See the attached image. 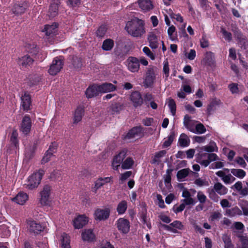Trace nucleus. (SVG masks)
I'll list each match as a JSON object with an SVG mask.
<instances>
[{"label":"nucleus","instance_id":"obj_6","mask_svg":"<svg viewBox=\"0 0 248 248\" xmlns=\"http://www.w3.org/2000/svg\"><path fill=\"white\" fill-rule=\"evenodd\" d=\"M143 134V128L141 126H136L131 128L124 136L123 139L124 140H129L134 139L136 137H140Z\"/></svg>","mask_w":248,"mask_h":248},{"label":"nucleus","instance_id":"obj_57","mask_svg":"<svg viewBox=\"0 0 248 248\" xmlns=\"http://www.w3.org/2000/svg\"><path fill=\"white\" fill-rule=\"evenodd\" d=\"M51 152H48L47 151H46V152L44 156L42 158L41 160V164H45V163L48 162L50 160V158L53 156Z\"/></svg>","mask_w":248,"mask_h":248},{"label":"nucleus","instance_id":"obj_26","mask_svg":"<svg viewBox=\"0 0 248 248\" xmlns=\"http://www.w3.org/2000/svg\"><path fill=\"white\" fill-rule=\"evenodd\" d=\"M139 4L140 7L145 11H149L153 8L151 0H139Z\"/></svg>","mask_w":248,"mask_h":248},{"label":"nucleus","instance_id":"obj_19","mask_svg":"<svg viewBox=\"0 0 248 248\" xmlns=\"http://www.w3.org/2000/svg\"><path fill=\"white\" fill-rule=\"evenodd\" d=\"M88 221V217L85 215H80L74 219L73 226L75 229H79L85 226Z\"/></svg>","mask_w":248,"mask_h":248},{"label":"nucleus","instance_id":"obj_40","mask_svg":"<svg viewBox=\"0 0 248 248\" xmlns=\"http://www.w3.org/2000/svg\"><path fill=\"white\" fill-rule=\"evenodd\" d=\"M134 164V161L132 158L131 157H128L122 163L121 167L124 170L130 169Z\"/></svg>","mask_w":248,"mask_h":248},{"label":"nucleus","instance_id":"obj_17","mask_svg":"<svg viewBox=\"0 0 248 248\" xmlns=\"http://www.w3.org/2000/svg\"><path fill=\"white\" fill-rule=\"evenodd\" d=\"M34 62V57L29 54L18 58L17 63L22 68H28L31 66Z\"/></svg>","mask_w":248,"mask_h":248},{"label":"nucleus","instance_id":"obj_41","mask_svg":"<svg viewBox=\"0 0 248 248\" xmlns=\"http://www.w3.org/2000/svg\"><path fill=\"white\" fill-rule=\"evenodd\" d=\"M18 133L17 130H14L13 131L11 137H10V142L12 144H13L15 148H17L19 147V140H18Z\"/></svg>","mask_w":248,"mask_h":248},{"label":"nucleus","instance_id":"obj_5","mask_svg":"<svg viewBox=\"0 0 248 248\" xmlns=\"http://www.w3.org/2000/svg\"><path fill=\"white\" fill-rule=\"evenodd\" d=\"M50 192L51 186L48 185H45L40 191V203L42 206H46L49 203Z\"/></svg>","mask_w":248,"mask_h":248},{"label":"nucleus","instance_id":"obj_64","mask_svg":"<svg viewBox=\"0 0 248 248\" xmlns=\"http://www.w3.org/2000/svg\"><path fill=\"white\" fill-rule=\"evenodd\" d=\"M143 52L152 60L155 59L153 53L151 51L150 49L147 46H144L142 49Z\"/></svg>","mask_w":248,"mask_h":248},{"label":"nucleus","instance_id":"obj_23","mask_svg":"<svg viewBox=\"0 0 248 248\" xmlns=\"http://www.w3.org/2000/svg\"><path fill=\"white\" fill-rule=\"evenodd\" d=\"M84 114V108L79 106H78L75 111L73 119V123L74 124H76L80 122L82 120V118Z\"/></svg>","mask_w":248,"mask_h":248},{"label":"nucleus","instance_id":"obj_50","mask_svg":"<svg viewBox=\"0 0 248 248\" xmlns=\"http://www.w3.org/2000/svg\"><path fill=\"white\" fill-rule=\"evenodd\" d=\"M168 106L172 115L175 116L176 111V105L174 99L172 98L169 99L168 102Z\"/></svg>","mask_w":248,"mask_h":248},{"label":"nucleus","instance_id":"obj_54","mask_svg":"<svg viewBox=\"0 0 248 248\" xmlns=\"http://www.w3.org/2000/svg\"><path fill=\"white\" fill-rule=\"evenodd\" d=\"M102 177H99L97 179V180L94 182V186L92 187V191L94 193L97 192V190L101 188L103 186V184L102 183Z\"/></svg>","mask_w":248,"mask_h":248},{"label":"nucleus","instance_id":"obj_30","mask_svg":"<svg viewBox=\"0 0 248 248\" xmlns=\"http://www.w3.org/2000/svg\"><path fill=\"white\" fill-rule=\"evenodd\" d=\"M26 50L29 54H31V56L34 58L38 52L39 47L34 44H29L26 46Z\"/></svg>","mask_w":248,"mask_h":248},{"label":"nucleus","instance_id":"obj_29","mask_svg":"<svg viewBox=\"0 0 248 248\" xmlns=\"http://www.w3.org/2000/svg\"><path fill=\"white\" fill-rule=\"evenodd\" d=\"M190 143V140L187 135L185 133L180 135L178 140V144L181 147H188Z\"/></svg>","mask_w":248,"mask_h":248},{"label":"nucleus","instance_id":"obj_20","mask_svg":"<svg viewBox=\"0 0 248 248\" xmlns=\"http://www.w3.org/2000/svg\"><path fill=\"white\" fill-rule=\"evenodd\" d=\"M81 238L85 242L92 243L95 241L96 236L93 229H84L81 233Z\"/></svg>","mask_w":248,"mask_h":248},{"label":"nucleus","instance_id":"obj_39","mask_svg":"<svg viewBox=\"0 0 248 248\" xmlns=\"http://www.w3.org/2000/svg\"><path fill=\"white\" fill-rule=\"evenodd\" d=\"M227 216L233 217L236 216H240L242 214V211L237 206L226 210Z\"/></svg>","mask_w":248,"mask_h":248},{"label":"nucleus","instance_id":"obj_32","mask_svg":"<svg viewBox=\"0 0 248 248\" xmlns=\"http://www.w3.org/2000/svg\"><path fill=\"white\" fill-rule=\"evenodd\" d=\"M213 189L220 195H223L228 192V189L219 182L215 184Z\"/></svg>","mask_w":248,"mask_h":248},{"label":"nucleus","instance_id":"obj_28","mask_svg":"<svg viewBox=\"0 0 248 248\" xmlns=\"http://www.w3.org/2000/svg\"><path fill=\"white\" fill-rule=\"evenodd\" d=\"M127 153V150L126 149H124L121 151L119 153L116 155L113 158V162L116 164L122 163L124 160V159L126 157Z\"/></svg>","mask_w":248,"mask_h":248},{"label":"nucleus","instance_id":"obj_10","mask_svg":"<svg viewBox=\"0 0 248 248\" xmlns=\"http://www.w3.org/2000/svg\"><path fill=\"white\" fill-rule=\"evenodd\" d=\"M162 227L168 231L177 233H179L178 230H183L184 229V226L182 222L179 220H175L170 225L162 224Z\"/></svg>","mask_w":248,"mask_h":248},{"label":"nucleus","instance_id":"obj_37","mask_svg":"<svg viewBox=\"0 0 248 248\" xmlns=\"http://www.w3.org/2000/svg\"><path fill=\"white\" fill-rule=\"evenodd\" d=\"M61 245L62 248H70V238L66 233H63L61 235Z\"/></svg>","mask_w":248,"mask_h":248},{"label":"nucleus","instance_id":"obj_13","mask_svg":"<svg viewBox=\"0 0 248 248\" xmlns=\"http://www.w3.org/2000/svg\"><path fill=\"white\" fill-rule=\"evenodd\" d=\"M128 69L133 73L137 72L140 69V61L135 57H129L126 60Z\"/></svg>","mask_w":248,"mask_h":248},{"label":"nucleus","instance_id":"obj_21","mask_svg":"<svg viewBox=\"0 0 248 248\" xmlns=\"http://www.w3.org/2000/svg\"><path fill=\"white\" fill-rule=\"evenodd\" d=\"M21 106L23 110L26 112L30 110L31 105V99L30 94L27 92H25L21 97Z\"/></svg>","mask_w":248,"mask_h":248},{"label":"nucleus","instance_id":"obj_14","mask_svg":"<svg viewBox=\"0 0 248 248\" xmlns=\"http://www.w3.org/2000/svg\"><path fill=\"white\" fill-rule=\"evenodd\" d=\"M118 230L122 233L126 234L130 230V222L127 219L124 218H119L116 223Z\"/></svg>","mask_w":248,"mask_h":248},{"label":"nucleus","instance_id":"obj_33","mask_svg":"<svg viewBox=\"0 0 248 248\" xmlns=\"http://www.w3.org/2000/svg\"><path fill=\"white\" fill-rule=\"evenodd\" d=\"M59 5L55 3L50 4L48 12V16L50 18H53L58 14Z\"/></svg>","mask_w":248,"mask_h":248},{"label":"nucleus","instance_id":"obj_11","mask_svg":"<svg viewBox=\"0 0 248 248\" xmlns=\"http://www.w3.org/2000/svg\"><path fill=\"white\" fill-rule=\"evenodd\" d=\"M201 63L205 66H208L211 68L215 67L216 62L214 53L211 51L206 52L204 58L201 61Z\"/></svg>","mask_w":248,"mask_h":248},{"label":"nucleus","instance_id":"obj_47","mask_svg":"<svg viewBox=\"0 0 248 248\" xmlns=\"http://www.w3.org/2000/svg\"><path fill=\"white\" fill-rule=\"evenodd\" d=\"M231 173L235 176L242 179L246 175V172L242 169H232L231 170Z\"/></svg>","mask_w":248,"mask_h":248},{"label":"nucleus","instance_id":"obj_34","mask_svg":"<svg viewBox=\"0 0 248 248\" xmlns=\"http://www.w3.org/2000/svg\"><path fill=\"white\" fill-rule=\"evenodd\" d=\"M166 154L167 151L165 150H163L158 152H156L155 153L153 159L151 161V164H157V165H158L161 162L160 158L165 155Z\"/></svg>","mask_w":248,"mask_h":248},{"label":"nucleus","instance_id":"obj_49","mask_svg":"<svg viewBox=\"0 0 248 248\" xmlns=\"http://www.w3.org/2000/svg\"><path fill=\"white\" fill-rule=\"evenodd\" d=\"M107 31L106 25H102L99 27L96 31V36L98 37L102 38L104 36Z\"/></svg>","mask_w":248,"mask_h":248},{"label":"nucleus","instance_id":"obj_45","mask_svg":"<svg viewBox=\"0 0 248 248\" xmlns=\"http://www.w3.org/2000/svg\"><path fill=\"white\" fill-rule=\"evenodd\" d=\"M175 134L174 131H171L170 135L168 136V139L166 140L163 143V148H167L171 145L175 138Z\"/></svg>","mask_w":248,"mask_h":248},{"label":"nucleus","instance_id":"obj_38","mask_svg":"<svg viewBox=\"0 0 248 248\" xmlns=\"http://www.w3.org/2000/svg\"><path fill=\"white\" fill-rule=\"evenodd\" d=\"M127 208V203L126 201L123 200L120 202L117 207V212L119 215L125 213Z\"/></svg>","mask_w":248,"mask_h":248},{"label":"nucleus","instance_id":"obj_59","mask_svg":"<svg viewBox=\"0 0 248 248\" xmlns=\"http://www.w3.org/2000/svg\"><path fill=\"white\" fill-rule=\"evenodd\" d=\"M186 207L185 203H182L179 206H177L176 205H174L172 208L173 211L176 214L178 213L183 211Z\"/></svg>","mask_w":248,"mask_h":248},{"label":"nucleus","instance_id":"obj_51","mask_svg":"<svg viewBox=\"0 0 248 248\" xmlns=\"http://www.w3.org/2000/svg\"><path fill=\"white\" fill-rule=\"evenodd\" d=\"M220 32L226 41L230 42L232 40V33L228 31L224 28H221Z\"/></svg>","mask_w":248,"mask_h":248},{"label":"nucleus","instance_id":"obj_2","mask_svg":"<svg viewBox=\"0 0 248 248\" xmlns=\"http://www.w3.org/2000/svg\"><path fill=\"white\" fill-rule=\"evenodd\" d=\"M45 173V170L42 169L34 171L28 177L27 183L24 185V187L31 190L36 189L40 185Z\"/></svg>","mask_w":248,"mask_h":248},{"label":"nucleus","instance_id":"obj_15","mask_svg":"<svg viewBox=\"0 0 248 248\" xmlns=\"http://www.w3.org/2000/svg\"><path fill=\"white\" fill-rule=\"evenodd\" d=\"M29 7L28 3L24 1L21 3L15 4L12 9V12L16 16H20L23 14Z\"/></svg>","mask_w":248,"mask_h":248},{"label":"nucleus","instance_id":"obj_60","mask_svg":"<svg viewBox=\"0 0 248 248\" xmlns=\"http://www.w3.org/2000/svg\"><path fill=\"white\" fill-rule=\"evenodd\" d=\"M197 199L202 204L204 203L207 199L206 196L201 191L198 192Z\"/></svg>","mask_w":248,"mask_h":248},{"label":"nucleus","instance_id":"obj_8","mask_svg":"<svg viewBox=\"0 0 248 248\" xmlns=\"http://www.w3.org/2000/svg\"><path fill=\"white\" fill-rule=\"evenodd\" d=\"M32 126L31 117L29 115H25L22 120L20 131L27 136L29 134Z\"/></svg>","mask_w":248,"mask_h":248},{"label":"nucleus","instance_id":"obj_61","mask_svg":"<svg viewBox=\"0 0 248 248\" xmlns=\"http://www.w3.org/2000/svg\"><path fill=\"white\" fill-rule=\"evenodd\" d=\"M222 216V215L218 212H213L209 217V220L214 221L220 218Z\"/></svg>","mask_w":248,"mask_h":248},{"label":"nucleus","instance_id":"obj_44","mask_svg":"<svg viewBox=\"0 0 248 248\" xmlns=\"http://www.w3.org/2000/svg\"><path fill=\"white\" fill-rule=\"evenodd\" d=\"M72 63L74 68L76 69H79L82 66V61L81 58L76 56H73L72 59Z\"/></svg>","mask_w":248,"mask_h":248},{"label":"nucleus","instance_id":"obj_24","mask_svg":"<svg viewBox=\"0 0 248 248\" xmlns=\"http://www.w3.org/2000/svg\"><path fill=\"white\" fill-rule=\"evenodd\" d=\"M197 121L191 119V116L187 114L185 115L183 121V124L185 127L189 131L194 132V129L195 126V123Z\"/></svg>","mask_w":248,"mask_h":248},{"label":"nucleus","instance_id":"obj_25","mask_svg":"<svg viewBox=\"0 0 248 248\" xmlns=\"http://www.w3.org/2000/svg\"><path fill=\"white\" fill-rule=\"evenodd\" d=\"M28 198L27 194L23 192H20L12 199V201L17 204L23 205L28 200Z\"/></svg>","mask_w":248,"mask_h":248},{"label":"nucleus","instance_id":"obj_3","mask_svg":"<svg viewBox=\"0 0 248 248\" xmlns=\"http://www.w3.org/2000/svg\"><path fill=\"white\" fill-rule=\"evenodd\" d=\"M62 56L55 57L52 61L48 69V73L51 75H56L62 68L64 62Z\"/></svg>","mask_w":248,"mask_h":248},{"label":"nucleus","instance_id":"obj_62","mask_svg":"<svg viewBox=\"0 0 248 248\" xmlns=\"http://www.w3.org/2000/svg\"><path fill=\"white\" fill-rule=\"evenodd\" d=\"M132 174V172L131 171H127L121 174V176L120 178V180L122 181H124L126 180L127 179L129 178Z\"/></svg>","mask_w":248,"mask_h":248},{"label":"nucleus","instance_id":"obj_18","mask_svg":"<svg viewBox=\"0 0 248 248\" xmlns=\"http://www.w3.org/2000/svg\"><path fill=\"white\" fill-rule=\"evenodd\" d=\"M130 99L135 108L140 107L143 104L144 101L141 94L139 91L132 92L130 95Z\"/></svg>","mask_w":248,"mask_h":248},{"label":"nucleus","instance_id":"obj_46","mask_svg":"<svg viewBox=\"0 0 248 248\" xmlns=\"http://www.w3.org/2000/svg\"><path fill=\"white\" fill-rule=\"evenodd\" d=\"M189 169H183L179 170L177 173V178L179 181L185 179L187 177L190 171Z\"/></svg>","mask_w":248,"mask_h":248},{"label":"nucleus","instance_id":"obj_35","mask_svg":"<svg viewBox=\"0 0 248 248\" xmlns=\"http://www.w3.org/2000/svg\"><path fill=\"white\" fill-rule=\"evenodd\" d=\"M114 46V42L111 39H105L102 44V49L105 51L111 50Z\"/></svg>","mask_w":248,"mask_h":248},{"label":"nucleus","instance_id":"obj_55","mask_svg":"<svg viewBox=\"0 0 248 248\" xmlns=\"http://www.w3.org/2000/svg\"><path fill=\"white\" fill-rule=\"evenodd\" d=\"M40 81V78L38 76H32L29 78V81L28 83L30 87H32L37 85Z\"/></svg>","mask_w":248,"mask_h":248},{"label":"nucleus","instance_id":"obj_56","mask_svg":"<svg viewBox=\"0 0 248 248\" xmlns=\"http://www.w3.org/2000/svg\"><path fill=\"white\" fill-rule=\"evenodd\" d=\"M163 72L165 74L166 78H167L169 76L170 68L168 61L166 60L163 62Z\"/></svg>","mask_w":248,"mask_h":248},{"label":"nucleus","instance_id":"obj_48","mask_svg":"<svg viewBox=\"0 0 248 248\" xmlns=\"http://www.w3.org/2000/svg\"><path fill=\"white\" fill-rule=\"evenodd\" d=\"M206 131L205 127L201 123L195 125L194 129V132L192 133L195 134H202L204 133Z\"/></svg>","mask_w":248,"mask_h":248},{"label":"nucleus","instance_id":"obj_53","mask_svg":"<svg viewBox=\"0 0 248 248\" xmlns=\"http://www.w3.org/2000/svg\"><path fill=\"white\" fill-rule=\"evenodd\" d=\"M237 237L239 238V241L241 243V247L239 248H248V238L246 236L238 235Z\"/></svg>","mask_w":248,"mask_h":248},{"label":"nucleus","instance_id":"obj_12","mask_svg":"<svg viewBox=\"0 0 248 248\" xmlns=\"http://www.w3.org/2000/svg\"><path fill=\"white\" fill-rule=\"evenodd\" d=\"M110 210L109 208L96 209L94 213V218L96 220H106L110 216Z\"/></svg>","mask_w":248,"mask_h":248},{"label":"nucleus","instance_id":"obj_16","mask_svg":"<svg viewBox=\"0 0 248 248\" xmlns=\"http://www.w3.org/2000/svg\"><path fill=\"white\" fill-rule=\"evenodd\" d=\"M155 79V74L153 68H149L146 72L143 81L144 86L145 88L151 87Z\"/></svg>","mask_w":248,"mask_h":248},{"label":"nucleus","instance_id":"obj_27","mask_svg":"<svg viewBox=\"0 0 248 248\" xmlns=\"http://www.w3.org/2000/svg\"><path fill=\"white\" fill-rule=\"evenodd\" d=\"M100 93H105L115 91L116 89V86L112 83H105L99 85Z\"/></svg>","mask_w":248,"mask_h":248},{"label":"nucleus","instance_id":"obj_9","mask_svg":"<svg viewBox=\"0 0 248 248\" xmlns=\"http://www.w3.org/2000/svg\"><path fill=\"white\" fill-rule=\"evenodd\" d=\"M29 226V230L30 233L36 235L40 234L45 229V227L40 222L35 220H29L28 222Z\"/></svg>","mask_w":248,"mask_h":248},{"label":"nucleus","instance_id":"obj_58","mask_svg":"<svg viewBox=\"0 0 248 248\" xmlns=\"http://www.w3.org/2000/svg\"><path fill=\"white\" fill-rule=\"evenodd\" d=\"M228 88L232 94L237 93L239 92V89L237 83H231L228 85Z\"/></svg>","mask_w":248,"mask_h":248},{"label":"nucleus","instance_id":"obj_31","mask_svg":"<svg viewBox=\"0 0 248 248\" xmlns=\"http://www.w3.org/2000/svg\"><path fill=\"white\" fill-rule=\"evenodd\" d=\"M221 103V101L219 99L216 98H213L207 106V113L209 114L210 113L211 111L216 109L217 106H219Z\"/></svg>","mask_w":248,"mask_h":248},{"label":"nucleus","instance_id":"obj_42","mask_svg":"<svg viewBox=\"0 0 248 248\" xmlns=\"http://www.w3.org/2000/svg\"><path fill=\"white\" fill-rule=\"evenodd\" d=\"M222 241L224 244V248H234V245L232 243L230 236L224 234L222 237Z\"/></svg>","mask_w":248,"mask_h":248},{"label":"nucleus","instance_id":"obj_52","mask_svg":"<svg viewBox=\"0 0 248 248\" xmlns=\"http://www.w3.org/2000/svg\"><path fill=\"white\" fill-rule=\"evenodd\" d=\"M200 45L203 48L208 47L209 46V42L205 33L202 34V38L200 39Z\"/></svg>","mask_w":248,"mask_h":248},{"label":"nucleus","instance_id":"obj_36","mask_svg":"<svg viewBox=\"0 0 248 248\" xmlns=\"http://www.w3.org/2000/svg\"><path fill=\"white\" fill-rule=\"evenodd\" d=\"M149 42V46L153 49H155L158 47L157 39L155 34L151 33L148 37Z\"/></svg>","mask_w":248,"mask_h":248},{"label":"nucleus","instance_id":"obj_7","mask_svg":"<svg viewBox=\"0 0 248 248\" xmlns=\"http://www.w3.org/2000/svg\"><path fill=\"white\" fill-rule=\"evenodd\" d=\"M58 28V24L56 23H53L51 25H45L42 32L45 33L46 39L52 38L57 34Z\"/></svg>","mask_w":248,"mask_h":248},{"label":"nucleus","instance_id":"obj_43","mask_svg":"<svg viewBox=\"0 0 248 248\" xmlns=\"http://www.w3.org/2000/svg\"><path fill=\"white\" fill-rule=\"evenodd\" d=\"M123 109V105L119 103H112L110 107V110L112 114H117Z\"/></svg>","mask_w":248,"mask_h":248},{"label":"nucleus","instance_id":"obj_63","mask_svg":"<svg viewBox=\"0 0 248 248\" xmlns=\"http://www.w3.org/2000/svg\"><path fill=\"white\" fill-rule=\"evenodd\" d=\"M216 192L213 189L211 190L209 193V197L214 202H217L219 197Z\"/></svg>","mask_w":248,"mask_h":248},{"label":"nucleus","instance_id":"obj_1","mask_svg":"<svg viewBox=\"0 0 248 248\" xmlns=\"http://www.w3.org/2000/svg\"><path fill=\"white\" fill-rule=\"evenodd\" d=\"M144 25L143 20L135 17L126 23L125 29L133 37H140L145 33Z\"/></svg>","mask_w":248,"mask_h":248},{"label":"nucleus","instance_id":"obj_22","mask_svg":"<svg viewBox=\"0 0 248 248\" xmlns=\"http://www.w3.org/2000/svg\"><path fill=\"white\" fill-rule=\"evenodd\" d=\"M100 93L99 85L93 84L89 86L86 90L85 94L88 98H91L96 96Z\"/></svg>","mask_w":248,"mask_h":248},{"label":"nucleus","instance_id":"obj_4","mask_svg":"<svg viewBox=\"0 0 248 248\" xmlns=\"http://www.w3.org/2000/svg\"><path fill=\"white\" fill-rule=\"evenodd\" d=\"M234 35L238 42L239 46L244 49H246L248 46V39L244 35L242 31L237 27L232 30Z\"/></svg>","mask_w":248,"mask_h":248}]
</instances>
